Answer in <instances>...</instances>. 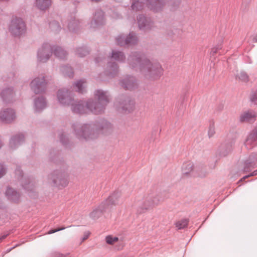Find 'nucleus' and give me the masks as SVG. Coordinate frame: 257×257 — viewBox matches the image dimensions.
<instances>
[{
    "label": "nucleus",
    "mask_w": 257,
    "mask_h": 257,
    "mask_svg": "<svg viewBox=\"0 0 257 257\" xmlns=\"http://www.w3.org/2000/svg\"><path fill=\"white\" fill-rule=\"evenodd\" d=\"M128 66L141 73L146 79L156 80L163 74V69L160 63H152L142 52H133L128 56Z\"/></svg>",
    "instance_id": "1"
},
{
    "label": "nucleus",
    "mask_w": 257,
    "mask_h": 257,
    "mask_svg": "<svg viewBox=\"0 0 257 257\" xmlns=\"http://www.w3.org/2000/svg\"><path fill=\"white\" fill-rule=\"evenodd\" d=\"M73 132L80 140L88 141L98 137L99 134L107 135L112 131V124L105 119H100L89 123H74Z\"/></svg>",
    "instance_id": "2"
},
{
    "label": "nucleus",
    "mask_w": 257,
    "mask_h": 257,
    "mask_svg": "<svg viewBox=\"0 0 257 257\" xmlns=\"http://www.w3.org/2000/svg\"><path fill=\"white\" fill-rule=\"evenodd\" d=\"M94 94L97 101L92 98L88 99L87 100V107L93 114L102 113L109 102V94L107 91L97 89L95 91Z\"/></svg>",
    "instance_id": "3"
},
{
    "label": "nucleus",
    "mask_w": 257,
    "mask_h": 257,
    "mask_svg": "<svg viewBox=\"0 0 257 257\" xmlns=\"http://www.w3.org/2000/svg\"><path fill=\"white\" fill-rule=\"evenodd\" d=\"M119 197L120 194L118 191L114 192L97 208L95 209L90 213V218L93 219L98 218L101 215L102 212L108 209L110 205H115L118 203V199Z\"/></svg>",
    "instance_id": "4"
},
{
    "label": "nucleus",
    "mask_w": 257,
    "mask_h": 257,
    "mask_svg": "<svg viewBox=\"0 0 257 257\" xmlns=\"http://www.w3.org/2000/svg\"><path fill=\"white\" fill-rule=\"evenodd\" d=\"M148 6L155 13L162 11L167 6L171 10H175L179 5L180 0H148Z\"/></svg>",
    "instance_id": "5"
},
{
    "label": "nucleus",
    "mask_w": 257,
    "mask_h": 257,
    "mask_svg": "<svg viewBox=\"0 0 257 257\" xmlns=\"http://www.w3.org/2000/svg\"><path fill=\"white\" fill-rule=\"evenodd\" d=\"M164 200L161 197L154 194H150L146 197L143 201L137 200L134 204L135 208H140L141 210L138 209V212L141 213L144 210H147L155 205L158 204L160 202Z\"/></svg>",
    "instance_id": "6"
},
{
    "label": "nucleus",
    "mask_w": 257,
    "mask_h": 257,
    "mask_svg": "<svg viewBox=\"0 0 257 257\" xmlns=\"http://www.w3.org/2000/svg\"><path fill=\"white\" fill-rule=\"evenodd\" d=\"M114 105L118 111L124 113L132 112L135 108L134 101L126 95H121L117 97Z\"/></svg>",
    "instance_id": "7"
},
{
    "label": "nucleus",
    "mask_w": 257,
    "mask_h": 257,
    "mask_svg": "<svg viewBox=\"0 0 257 257\" xmlns=\"http://www.w3.org/2000/svg\"><path fill=\"white\" fill-rule=\"evenodd\" d=\"M9 31L14 37H20L26 32V25L20 18L13 17L9 26Z\"/></svg>",
    "instance_id": "8"
},
{
    "label": "nucleus",
    "mask_w": 257,
    "mask_h": 257,
    "mask_svg": "<svg viewBox=\"0 0 257 257\" xmlns=\"http://www.w3.org/2000/svg\"><path fill=\"white\" fill-rule=\"evenodd\" d=\"M50 178L54 186L60 188L68 185V174L65 171L55 170L50 175Z\"/></svg>",
    "instance_id": "9"
},
{
    "label": "nucleus",
    "mask_w": 257,
    "mask_h": 257,
    "mask_svg": "<svg viewBox=\"0 0 257 257\" xmlns=\"http://www.w3.org/2000/svg\"><path fill=\"white\" fill-rule=\"evenodd\" d=\"M52 45L48 43H44L38 49L37 60L39 63H45L50 58L52 54Z\"/></svg>",
    "instance_id": "10"
},
{
    "label": "nucleus",
    "mask_w": 257,
    "mask_h": 257,
    "mask_svg": "<svg viewBox=\"0 0 257 257\" xmlns=\"http://www.w3.org/2000/svg\"><path fill=\"white\" fill-rule=\"evenodd\" d=\"M182 171L183 174L186 176L190 175L193 176L204 177L206 175V172L204 168L194 167L193 164L190 161L185 162L183 164Z\"/></svg>",
    "instance_id": "11"
},
{
    "label": "nucleus",
    "mask_w": 257,
    "mask_h": 257,
    "mask_svg": "<svg viewBox=\"0 0 257 257\" xmlns=\"http://www.w3.org/2000/svg\"><path fill=\"white\" fill-rule=\"evenodd\" d=\"M47 83L45 76L43 75H39L35 77L30 84L32 91L35 94H41L45 92L47 88Z\"/></svg>",
    "instance_id": "12"
},
{
    "label": "nucleus",
    "mask_w": 257,
    "mask_h": 257,
    "mask_svg": "<svg viewBox=\"0 0 257 257\" xmlns=\"http://www.w3.org/2000/svg\"><path fill=\"white\" fill-rule=\"evenodd\" d=\"M115 41L117 45L120 46H125L137 44L138 39L136 34L131 32L127 36L124 34L118 35L115 38Z\"/></svg>",
    "instance_id": "13"
},
{
    "label": "nucleus",
    "mask_w": 257,
    "mask_h": 257,
    "mask_svg": "<svg viewBox=\"0 0 257 257\" xmlns=\"http://www.w3.org/2000/svg\"><path fill=\"white\" fill-rule=\"evenodd\" d=\"M58 103L63 106H69L74 100L71 92L66 88L60 89L57 92Z\"/></svg>",
    "instance_id": "14"
},
{
    "label": "nucleus",
    "mask_w": 257,
    "mask_h": 257,
    "mask_svg": "<svg viewBox=\"0 0 257 257\" xmlns=\"http://www.w3.org/2000/svg\"><path fill=\"white\" fill-rule=\"evenodd\" d=\"M16 117V111L13 108H5L0 110V120L4 123H11Z\"/></svg>",
    "instance_id": "15"
},
{
    "label": "nucleus",
    "mask_w": 257,
    "mask_h": 257,
    "mask_svg": "<svg viewBox=\"0 0 257 257\" xmlns=\"http://www.w3.org/2000/svg\"><path fill=\"white\" fill-rule=\"evenodd\" d=\"M105 23L104 13L100 9H98L94 12L89 26L91 28L97 29L104 25Z\"/></svg>",
    "instance_id": "16"
},
{
    "label": "nucleus",
    "mask_w": 257,
    "mask_h": 257,
    "mask_svg": "<svg viewBox=\"0 0 257 257\" xmlns=\"http://www.w3.org/2000/svg\"><path fill=\"white\" fill-rule=\"evenodd\" d=\"M70 105L71 111L75 114H84L87 111L90 112L87 107V101L85 102L81 100L74 99Z\"/></svg>",
    "instance_id": "17"
},
{
    "label": "nucleus",
    "mask_w": 257,
    "mask_h": 257,
    "mask_svg": "<svg viewBox=\"0 0 257 257\" xmlns=\"http://www.w3.org/2000/svg\"><path fill=\"white\" fill-rule=\"evenodd\" d=\"M137 21L139 28L143 31L151 30L154 26L152 21L143 15L138 17Z\"/></svg>",
    "instance_id": "18"
},
{
    "label": "nucleus",
    "mask_w": 257,
    "mask_h": 257,
    "mask_svg": "<svg viewBox=\"0 0 257 257\" xmlns=\"http://www.w3.org/2000/svg\"><path fill=\"white\" fill-rule=\"evenodd\" d=\"M244 145L248 150H251L257 146V126L247 135Z\"/></svg>",
    "instance_id": "19"
},
{
    "label": "nucleus",
    "mask_w": 257,
    "mask_h": 257,
    "mask_svg": "<svg viewBox=\"0 0 257 257\" xmlns=\"http://www.w3.org/2000/svg\"><path fill=\"white\" fill-rule=\"evenodd\" d=\"M120 85L127 90H133L138 87L137 81L134 77L127 75L120 81Z\"/></svg>",
    "instance_id": "20"
},
{
    "label": "nucleus",
    "mask_w": 257,
    "mask_h": 257,
    "mask_svg": "<svg viewBox=\"0 0 257 257\" xmlns=\"http://www.w3.org/2000/svg\"><path fill=\"white\" fill-rule=\"evenodd\" d=\"M118 72L119 67L117 64L115 62H109L103 75H105L106 78H112L117 76Z\"/></svg>",
    "instance_id": "21"
},
{
    "label": "nucleus",
    "mask_w": 257,
    "mask_h": 257,
    "mask_svg": "<svg viewBox=\"0 0 257 257\" xmlns=\"http://www.w3.org/2000/svg\"><path fill=\"white\" fill-rule=\"evenodd\" d=\"M257 162V153H251L246 160L244 161L243 170L249 172L256 167Z\"/></svg>",
    "instance_id": "22"
},
{
    "label": "nucleus",
    "mask_w": 257,
    "mask_h": 257,
    "mask_svg": "<svg viewBox=\"0 0 257 257\" xmlns=\"http://www.w3.org/2000/svg\"><path fill=\"white\" fill-rule=\"evenodd\" d=\"M163 34L171 40L175 41L180 37V30L174 26H166Z\"/></svg>",
    "instance_id": "23"
},
{
    "label": "nucleus",
    "mask_w": 257,
    "mask_h": 257,
    "mask_svg": "<svg viewBox=\"0 0 257 257\" xmlns=\"http://www.w3.org/2000/svg\"><path fill=\"white\" fill-rule=\"evenodd\" d=\"M15 93L12 87H7L0 92V97L5 103L11 102L13 99Z\"/></svg>",
    "instance_id": "24"
},
{
    "label": "nucleus",
    "mask_w": 257,
    "mask_h": 257,
    "mask_svg": "<svg viewBox=\"0 0 257 257\" xmlns=\"http://www.w3.org/2000/svg\"><path fill=\"white\" fill-rule=\"evenodd\" d=\"M66 26L68 30L73 33L76 32L80 28V22L74 17L71 16L67 19V21L63 24Z\"/></svg>",
    "instance_id": "25"
},
{
    "label": "nucleus",
    "mask_w": 257,
    "mask_h": 257,
    "mask_svg": "<svg viewBox=\"0 0 257 257\" xmlns=\"http://www.w3.org/2000/svg\"><path fill=\"white\" fill-rule=\"evenodd\" d=\"M25 141V136L23 133H19L11 138L10 140V147L15 149L21 146Z\"/></svg>",
    "instance_id": "26"
},
{
    "label": "nucleus",
    "mask_w": 257,
    "mask_h": 257,
    "mask_svg": "<svg viewBox=\"0 0 257 257\" xmlns=\"http://www.w3.org/2000/svg\"><path fill=\"white\" fill-rule=\"evenodd\" d=\"M47 105V101L43 96L38 97L34 100V109L36 112H41L46 108Z\"/></svg>",
    "instance_id": "27"
},
{
    "label": "nucleus",
    "mask_w": 257,
    "mask_h": 257,
    "mask_svg": "<svg viewBox=\"0 0 257 257\" xmlns=\"http://www.w3.org/2000/svg\"><path fill=\"white\" fill-rule=\"evenodd\" d=\"M15 174L17 176V178L19 180H20L21 182V185L23 188L27 190V191H32V189H30L29 188L32 186V184L29 181V180H26V182H24V177H23V172L21 170L20 167H17L15 170Z\"/></svg>",
    "instance_id": "28"
},
{
    "label": "nucleus",
    "mask_w": 257,
    "mask_h": 257,
    "mask_svg": "<svg viewBox=\"0 0 257 257\" xmlns=\"http://www.w3.org/2000/svg\"><path fill=\"white\" fill-rule=\"evenodd\" d=\"M256 117V114L252 110H248L243 112L240 115L239 120L240 122H252Z\"/></svg>",
    "instance_id": "29"
},
{
    "label": "nucleus",
    "mask_w": 257,
    "mask_h": 257,
    "mask_svg": "<svg viewBox=\"0 0 257 257\" xmlns=\"http://www.w3.org/2000/svg\"><path fill=\"white\" fill-rule=\"evenodd\" d=\"M52 53L60 60H65L67 56V52L61 47L52 45Z\"/></svg>",
    "instance_id": "30"
},
{
    "label": "nucleus",
    "mask_w": 257,
    "mask_h": 257,
    "mask_svg": "<svg viewBox=\"0 0 257 257\" xmlns=\"http://www.w3.org/2000/svg\"><path fill=\"white\" fill-rule=\"evenodd\" d=\"M5 194L8 199L14 202H18L20 198V194L16 190L8 187Z\"/></svg>",
    "instance_id": "31"
},
{
    "label": "nucleus",
    "mask_w": 257,
    "mask_h": 257,
    "mask_svg": "<svg viewBox=\"0 0 257 257\" xmlns=\"http://www.w3.org/2000/svg\"><path fill=\"white\" fill-rule=\"evenodd\" d=\"M232 145L231 143L221 144L218 150V155L220 157L227 156L232 151Z\"/></svg>",
    "instance_id": "32"
},
{
    "label": "nucleus",
    "mask_w": 257,
    "mask_h": 257,
    "mask_svg": "<svg viewBox=\"0 0 257 257\" xmlns=\"http://www.w3.org/2000/svg\"><path fill=\"white\" fill-rule=\"evenodd\" d=\"M145 6L152 11L148 6V0H134L132 4L131 8L133 11H139L142 10Z\"/></svg>",
    "instance_id": "33"
},
{
    "label": "nucleus",
    "mask_w": 257,
    "mask_h": 257,
    "mask_svg": "<svg viewBox=\"0 0 257 257\" xmlns=\"http://www.w3.org/2000/svg\"><path fill=\"white\" fill-rule=\"evenodd\" d=\"M73 86L79 93H83L86 91V81L84 79L77 80L73 83Z\"/></svg>",
    "instance_id": "34"
},
{
    "label": "nucleus",
    "mask_w": 257,
    "mask_h": 257,
    "mask_svg": "<svg viewBox=\"0 0 257 257\" xmlns=\"http://www.w3.org/2000/svg\"><path fill=\"white\" fill-rule=\"evenodd\" d=\"M110 58L120 63L124 62L125 61V56L124 53L116 50H112Z\"/></svg>",
    "instance_id": "35"
},
{
    "label": "nucleus",
    "mask_w": 257,
    "mask_h": 257,
    "mask_svg": "<svg viewBox=\"0 0 257 257\" xmlns=\"http://www.w3.org/2000/svg\"><path fill=\"white\" fill-rule=\"evenodd\" d=\"M36 7L41 11H46L52 4V0H36Z\"/></svg>",
    "instance_id": "36"
},
{
    "label": "nucleus",
    "mask_w": 257,
    "mask_h": 257,
    "mask_svg": "<svg viewBox=\"0 0 257 257\" xmlns=\"http://www.w3.org/2000/svg\"><path fill=\"white\" fill-rule=\"evenodd\" d=\"M75 54L80 57H83L88 55L89 53V50L87 47L83 45L76 48Z\"/></svg>",
    "instance_id": "37"
},
{
    "label": "nucleus",
    "mask_w": 257,
    "mask_h": 257,
    "mask_svg": "<svg viewBox=\"0 0 257 257\" xmlns=\"http://www.w3.org/2000/svg\"><path fill=\"white\" fill-rule=\"evenodd\" d=\"M60 71L64 76L70 78L73 77V71L70 66L67 65L62 66L60 68Z\"/></svg>",
    "instance_id": "38"
},
{
    "label": "nucleus",
    "mask_w": 257,
    "mask_h": 257,
    "mask_svg": "<svg viewBox=\"0 0 257 257\" xmlns=\"http://www.w3.org/2000/svg\"><path fill=\"white\" fill-rule=\"evenodd\" d=\"M236 78L241 82L246 83L249 81V76L248 74L243 71L238 72L236 76Z\"/></svg>",
    "instance_id": "39"
},
{
    "label": "nucleus",
    "mask_w": 257,
    "mask_h": 257,
    "mask_svg": "<svg viewBox=\"0 0 257 257\" xmlns=\"http://www.w3.org/2000/svg\"><path fill=\"white\" fill-rule=\"evenodd\" d=\"M49 26L51 30L54 32H58L61 30L60 24L55 20L50 21L49 23Z\"/></svg>",
    "instance_id": "40"
},
{
    "label": "nucleus",
    "mask_w": 257,
    "mask_h": 257,
    "mask_svg": "<svg viewBox=\"0 0 257 257\" xmlns=\"http://www.w3.org/2000/svg\"><path fill=\"white\" fill-rule=\"evenodd\" d=\"M188 223V220L187 219H183L176 223V227L178 229H183L187 226Z\"/></svg>",
    "instance_id": "41"
},
{
    "label": "nucleus",
    "mask_w": 257,
    "mask_h": 257,
    "mask_svg": "<svg viewBox=\"0 0 257 257\" xmlns=\"http://www.w3.org/2000/svg\"><path fill=\"white\" fill-rule=\"evenodd\" d=\"M59 139L60 142L63 145H67L69 142V139L65 132H62L59 134Z\"/></svg>",
    "instance_id": "42"
},
{
    "label": "nucleus",
    "mask_w": 257,
    "mask_h": 257,
    "mask_svg": "<svg viewBox=\"0 0 257 257\" xmlns=\"http://www.w3.org/2000/svg\"><path fill=\"white\" fill-rule=\"evenodd\" d=\"M249 99L252 104L257 105V87L252 90Z\"/></svg>",
    "instance_id": "43"
},
{
    "label": "nucleus",
    "mask_w": 257,
    "mask_h": 257,
    "mask_svg": "<svg viewBox=\"0 0 257 257\" xmlns=\"http://www.w3.org/2000/svg\"><path fill=\"white\" fill-rule=\"evenodd\" d=\"M118 239L117 237H113L110 235L107 236L105 237V241L109 244H112L114 242L117 241Z\"/></svg>",
    "instance_id": "44"
},
{
    "label": "nucleus",
    "mask_w": 257,
    "mask_h": 257,
    "mask_svg": "<svg viewBox=\"0 0 257 257\" xmlns=\"http://www.w3.org/2000/svg\"><path fill=\"white\" fill-rule=\"evenodd\" d=\"M215 134V126L214 122H211L209 126L208 135L209 138L212 137Z\"/></svg>",
    "instance_id": "45"
},
{
    "label": "nucleus",
    "mask_w": 257,
    "mask_h": 257,
    "mask_svg": "<svg viewBox=\"0 0 257 257\" xmlns=\"http://www.w3.org/2000/svg\"><path fill=\"white\" fill-rule=\"evenodd\" d=\"M105 59V57L102 55H99L94 59V61L96 64H98L102 62Z\"/></svg>",
    "instance_id": "46"
},
{
    "label": "nucleus",
    "mask_w": 257,
    "mask_h": 257,
    "mask_svg": "<svg viewBox=\"0 0 257 257\" xmlns=\"http://www.w3.org/2000/svg\"><path fill=\"white\" fill-rule=\"evenodd\" d=\"M6 172V168L5 166L0 164V178L5 175Z\"/></svg>",
    "instance_id": "47"
},
{
    "label": "nucleus",
    "mask_w": 257,
    "mask_h": 257,
    "mask_svg": "<svg viewBox=\"0 0 257 257\" xmlns=\"http://www.w3.org/2000/svg\"><path fill=\"white\" fill-rule=\"evenodd\" d=\"M67 227H60V228H58L57 229H50L48 232V234H52V233H55L56 232H58L59 231H61V230H63L64 229H65V228H66Z\"/></svg>",
    "instance_id": "48"
},
{
    "label": "nucleus",
    "mask_w": 257,
    "mask_h": 257,
    "mask_svg": "<svg viewBox=\"0 0 257 257\" xmlns=\"http://www.w3.org/2000/svg\"><path fill=\"white\" fill-rule=\"evenodd\" d=\"M90 232L89 231H85L84 233V234L83 235V237H82V241H84L85 240L87 239L89 236L90 235Z\"/></svg>",
    "instance_id": "49"
},
{
    "label": "nucleus",
    "mask_w": 257,
    "mask_h": 257,
    "mask_svg": "<svg viewBox=\"0 0 257 257\" xmlns=\"http://www.w3.org/2000/svg\"><path fill=\"white\" fill-rule=\"evenodd\" d=\"M257 175V169L253 172H251L248 175H246L243 177V179H246L250 176H254Z\"/></svg>",
    "instance_id": "50"
},
{
    "label": "nucleus",
    "mask_w": 257,
    "mask_h": 257,
    "mask_svg": "<svg viewBox=\"0 0 257 257\" xmlns=\"http://www.w3.org/2000/svg\"><path fill=\"white\" fill-rule=\"evenodd\" d=\"M52 257H65V255L59 252H54L52 254Z\"/></svg>",
    "instance_id": "51"
},
{
    "label": "nucleus",
    "mask_w": 257,
    "mask_h": 257,
    "mask_svg": "<svg viewBox=\"0 0 257 257\" xmlns=\"http://www.w3.org/2000/svg\"><path fill=\"white\" fill-rule=\"evenodd\" d=\"M220 48H221L219 46L216 48H213L211 50V53L213 54H215L216 53H217L218 50Z\"/></svg>",
    "instance_id": "52"
},
{
    "label": "nucleus",
    "mask_w": 257,
    "mask_h": 257,
    "mask_svg": "<svg viewBox=\"0 0 257 257\" xmlns=\"http://www.w3.org/2000/svg\"><path fill=\"white\" fill-rule=\"evenodd\" d=\"M252 42L254 43H257V34L253 37Z\"/></svg>",
    "instance_id": "53"
},
{
    "label": "nucleus",
    "mask_w": 257,
    "mask_h": 257,
    "mask_svg": "<svg viewBox=\"0 0 257 257\" xmlns=\"http://www.w3.org/2000/svg\"><path fill=\"white\" fill-rule=\"evenodd\" d=\"M98 78L101 80V81H104L106 79V78H104L103 77V76H102V74H101L99 77H98Z\"/></svg>",
    "instance_id": "54"
},
{
    "label": "nucleus",
    "mask_w": 257,
    "mask_h": 257,
    "mask_svg": "<svg viewBox=\"0 0 257 257\" xmlns=\"http://www.w3.org/2000/svg\"><path fill=\"white\" fill-rule=\"evenodd\" d=\"M8 234H5V235H3V236H2V237L0 238V240H2V239H5L7 236Z\"/></svg>",
    "instance_id": "55"
},
{
    "label": "nucleus",
    "mask_w": 257,
    "mask_h": 257,
    "mask_svg": "<svg viewBox=\"0 0 257 257\" xmlns=\"http://www.w3.org/2000/svg\"><path fill=\"white\" fill-rule=\"evenodd\" d=\"M113 17H114V18H115L116 19H119V18H120V16L117 15V14L116 15V16H113Z\"/></svg>",
    "instance_id": "56"
},
{
    "label": "nucleus",
    "mask_w": 257,
    "mask_h": 257,
    "mask_svg": "<svg viewBox=\"0 0 257 257\" xmlns=\"http://www.w3.org/2000/svg\"><path fill=\"white\" fill-rule=\"evenodd\" d=\"M51 160L52 161L54 162L55 163H57L56 161L55 160V158H52Z\"/></svg>",
    "instance_id": "57"
},
{
    "label": "nucleus",
    "mask_w": 257,
    "mask_h": 257,
    "mask_svg": "<svg viewBox=\"0 0 257 257\" xmlns=\"http://www.w3.org/2000/svg\"><path fill=\"white\" fill-rule=\"evenodd\" d=\"M2 146H3V143H2V141L0 140V149L2 147Z\"/></svg>",
    "instance_id": "58"
},
{
    "label": "nucleus",
    "mask_w": 257,
    "mask_h": 257,
    "mask_svg": "<svg viewBox=\"0 0 257 257\" xmlns=\"http://www.w3.org/2000/svg\"><path fill=\"white\" fill-rule=\"evenodd\" d=\"M223 108V106H220L219 107V110H221Z\"/></svg>",
    "instance_id": "59"
},
{
    "label": "nucleus",
    "mask_w": 257,
    "mask_h": 257,
    "mask_svg": "<svg viewBox=\"0 0 257 257\" xmlns=\"http://www.w3.org/2000/svg\"><path fill=\"white\" fill-rule=\"evenodd\" d=\"M15 246H14L13 247L10 248L9 249V251L11 250L13 248H15Z\"/></svg>",
    "instance_id": "60"
},
{
    "label": "nucleus",
    "mask_w": 257,
    "mask_h": 257,
    "mask_svg": "<svg viewBox=\"0 0 257 257\" xmlns=\"http://www.w3.org/2000/svg\"><path fill=\"white\" fill-rule=\"evenodd\" d=\"M55 158H59V155H57L55 156Z\"/></svg>",
    "instance_id": "61"
},
{
    "label": "nucleus",
    "mask_w": 257,
    "mask_h": 257,
    "mask_svg": "<svg viewBox=\"0 0 257 257\" xmlns=\"http://www.w3.org/2000/svg\"><path fill=\"white\" fill-rule=\"evenodd\" d=\"M12 77H14V74H12Z\"/></svg>",
    "instance_id": "62"
}]
</instances>
